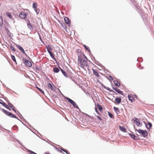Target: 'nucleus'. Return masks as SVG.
Returning <instances> with one entry per match:
<instances>
[{
	"instance_id": "nucleus-29",
	"label": "nucleus",
	"mask_w": 154,
	"mask_h": 154,
	"mask_svg": "<svg viewBox=\"0 0 154 154\" xmlns=\"http://www.w3.org/2000/svg\"><path fill=\"white\" fill-rule=\"evenodd\" d=\"M8 116L11 118H16V116L14 115L11 114V113H10V114H9Z\"/></svg>"
},
{
	"instance_id": "nucleus-12",
	"label": "nucleus",
	"mask_w": 154,
	"mask_h": 154,
	"mask_svg": "<svg viewBox=\"0 0 154 154\" xmlns=\"http://www.w3.org/2000/svg\"><path fill=\"white\" fill-rule=\"evenodd\" d=\"M92 70L93 71V74L95 76H96V77H99L100 76V75L99 74L97 70L94 69L93 68L92 69Z\"/></svg>"
},
{
	"instance_id": "nucleus-45",
	"label": "nucleus",
	"mask_w": 154,
	"mask_h": 154,
	"mask_svg": "<svg viewBox=\"0 0 154 154\" xmlns=\"http://www.w3.org/2000/svg\"><path fill=\"white\" fill-rule=\"evenodd\" d=\"M37 88L38 89V90H39V91L41 89L37 87Z\"/></svg>"
},
{
	"instance_id": "nucleus-33",
	"label": "nucleus",
	"mask_w": 154,
	"mask_h": 154,
	"mask_svg": "<svg viewBox=\"0 0 154 154\" xmlns=\"http://www.w3.org/2000/svg\"><path fill=\"white\" fill-rule=\"evenodd\" d=\"M35 11L36 13L37 14H39V10L38 8H36L35 9Z\"/></svg>"
},
{
	"instance_id": "nucleus-3",
	"label": "nucleus",
	"mask_w": 154,
	"mask_h": 154,
	"mask_svg": "<svg viewBox=\"0 0 154 154\" xmlns=\"http://www.w3.org/2000/svg\"><path fill=\"white\" fill-rule=\"evenodd\" d=\"M136 129L138 132L141 134L144 137H145L147 136L148 133L146 131L142 130L141 129H139L138 130H137Z\"/></svg>"
},
{
	"instance_id": "nucleus-48",
	"label": "nucleus",
	"mask_w": 154,
	"mask_h": 154,
	"mask_svg": "<svg viewBox=\"0 0 154 154\" xmlns=\"http://www.w3.org/2000/svg\"><path fill=\"white\" fill-rule=\"evenodd\" d=\"M8 109L9 110H11V109H10V108L9 107V109Z\"/></svg>"
},
{
	"instance_id": "nucleus-20",
	"label": "nucleus",
	"mask_w": 154,
	"mask_h": 154,
	"mask_svg": "<svg viewBox=\"0 0 154 154\" xmlns=\"http://www.w3.org/2000/svg\"><path fill=\"white\" fill-rule=\"evenodd\" d=\"M114 109L117 113L118 114L120 113L119 109V108L114 107Z\"/></svg>"
},
{
	"instance_id": "nucleus-43",
	"label": "nucleus",
	"mask_w": 154,
	"mask_h": 154,
	"mask_svg": "<svg viewBox=\"0 0 154 154\" xmlns=\"http://www.w3.org/2000/svg\"><path fill=\"white\" fill-rule=\"evenodd\" d=\"M37 88L38 89V90H39V91L41 89L37 87Z\"/></svg>"
},
{
	"instance_id": "nucleus-40",
	"label": "nucleus",
	"mask_w": 154,
	"mask_h": 154,
	"mask_svg": "<svg viewBox=\"0 0 154 154\" xmlns=\"http://www.w3.org/2000/svg\"><path fill=\"white\" fill-rule=\"evenodd\" d=\"M40 91L42 94H44V92L42 90V89H41L40 90Z\"/></svg>"
},
{
	"instance_id": "nucleus-17",
	"label": "nucleus",
	"mask_w": 154,
	"mask_h": 154,
	"mask_svg": "<svg viewBox=\"0 0 154 154\" xmlns=\"http://www.w3.org/2000/svg\"><path fill=\"white\" fill-rule=\"evenodd\" d=\"M6 15L7 16L11 19H13V17L11 14L9 12H6Z\"/></svg>"
},
{
	"instance_id": "nucleus-2",
	"label": "nucleus",
	"mask_w": 154,
	"mask_h": 154,
	"mask_svg": "<svg viewBox=\"0 0 154 154\" xmlns=\"http://www.w3.org/2000/svg\"><path fill=\"white\" fill-rule=\"evenodd\" d=\"M46 48L47 49V51L48 53L49 54L51 57L54 60H55V57L51 51V50H52V48L51 46L49 45H46Z\"/></svg>"
},
{
	"instance_id": "nucleus-44",
	"label": "nucleus",
	"mask_w": 154,
	"mask_h": 154,
	"mask_svg": "<svg viewBox=\"0 0 154 154\" xmlns=\"http://www.w3.org/2000/svg\"><path fill=\"white\" fill-rule=\"evenodd\" d=\"M37 88L38 89V90H39V91L41 89L37 87Z\"/></svg>"
},
{
	"instance_id": "nucleus-24",
	"label": "nucleus",
	"mask_w": 154,
	"mask_h": 154,
	"mask_svg": "<svg viewBox=\"0 0 154 154\" xmlns=\"http://www.w3.org/2000/svg\"><path fill=\"white\" fill-rule=\"evenodd\" d=\"M27 26L28 28L30 30H32V27L30 24V23L29 22L27 24Z\"/></svg>"
},
{
	"instance_id": "nucleus-18",
	"label": "nucleus",
	"mask_w": 154,
	"mask_h": 154,
	"mask_svg": "<svg viewBox=\"0 0 154 154\" xmlns=\"http://www.w3.org/2000/svg\"><path fill=\"white\" fill-rule=\"evenodd\" d=\"M114 83L115 85L119 87L120 85V83L117 80H115L114 81Z\"/></svg>"
},
{
	"instance_id": "nucleus-13",
	"label": "nucleus",
	"mask_w": 154,
	"mask_h": 154,
	"mask_svg": "<svg viewBox=\"0 0 154 154\" xmlns=\"http://www.w3.org/2000/svg\"><path fill=\"white\" fill-rule=\"evenodd\" d=\"M121 100V99L120 98H117L115 100V102L117 104H119L120 103Z\"/></svg>"
},
{
	"instance_id": "nucleus-16",
	"label": "nucleus",
	"mask_w": 154,
	"mask_h": 154,
	"mask_svg": "<svg viewBox=\"0 0 154 154\" xmlns=\"http://www.w3.org/2000/svg\"><path fill=\"white\" fill-rule=\"evenodd\" d=\"M129 135L132 139H133L135 140H136L137 139V137L134 135L132 134H129Z\"/></svg>"
},
{
	"instance_id": "nucleus-35",
	"label": "nucleus",
	"mask_w": 154,
	"mask_h": 154,
	"mask_svg": "<svg viewBox=\"0 0 154 154\" xmlns=\"http://www.w3.org/2000/svg\"><path fill=\"white\" fill-rule=\"evenodd\" d=\"M11 59L13 60L14 62H16V61L15 57V56L14 55L11 56Z\"/></svg>"
},
{
	"instance_id": "nucleus-32",
	"label": "nucleus",
	"mask_w": 154,
	"mask_h": 154,
	"mask_svg": "<svg viewBox=\"0 0 154 154\" xmlns=\"http://www.w3.org/2000/svg\"><path fill=\"white\" fill-rule=\"evenodd\" d=\"M3 24V19L2 17H0V26H2Z\"/></svg>"
},
{
	"instance_id": "nucleus-23",
	"label": "nucleus",
	"mask_w": 154,
	"mask_h": 154,
	"mask_svg": "<svg viewBox=\"0 0 154 154\" xmlns=\"http://www.w3.org/2000/svg\"><path fill=\"white\" fill-rule=\"evenodd\" d=\"M53 71L54 72L57 73L59 71V69L57 68L54 67L53 69Z\"/></svg>"
},
{
	"instance_id": "nucleus-4",
	"label": "nucleus",
	"mask_w": 154,
	"mask_h": 154,
	"mask_svg": "<svg viewBox=\"0 0 154 154\" xmlns=\"http://www.w3.org/2000/svg\"><path fill=\"white\" fill-rule=\"evenodd\" d=\"M66 98L69 102L72 104L75 107L78 109L79 108L78 106L74 101L67 97H66Z\"/></svg>"
},
{
	"instance_id": "nucleus-38",
	"label": "nucleus",
	"mask_w": 154,
	"mask_h": 154,
	"mask_svg": "<svg viewBox=\"0 0 154 154\" xmlns=\"http://www.w3.org/2000/svg\"><path fill=\"white\" fill-rule=\"evenodd\" d=\"M10 48L11 50H13L14 51H15V50L14 48V47H12V46H10Z\"/></svg>"
},
{
	"instance_id": "nucleus-6",
	"label": "nucleus",
	"mask_w": 154,
	"mask_h": 154,
	"mask_svg": "<svg viewBox=\"0 0 154 154\" xmlns=\"http://www.w3.org/2000/svg\"><path fill=\"white\" fill-rule=\"evenodd\" d=\"M24 63L26 66L28 67H31L32 66V63L28 60H25Z\"/></svg>"
},
{
	"instance_id": "nucleus-31",
	"label": "nucleus",
	"mask_w": 154,
	"mask_h": 154,
	"mask_svg": "<svg viewBox=\"0 0 154 154\" xmlns=\"http://www.w3.org/2000/svg\"><path fill=\"white\" fill-rule=\"evenodd\" d=\"M32 7H33V8H34V9L36 8L37 7V5L36 3L35 2H34L33 4Z\"/></svg>"
},
{
	"instance_id": "nucleus-5",
	"label": "nucleus",
	"mask_w": 154,
	"mask_h": 154,
	"mask_svg": "<svg viewBox=\"0 0 154 154\" xmlns=\"http://www.w3.org/2000/svg\"><path fill=\"white\" fill-rule=\"evenodd\" d=\"M134 123L136 124L138 126L141 127L142 125V123H140V121L137 119L136 118L134 120Z\"/></svg>"
},
{
	"instance_id": "nucleus-11",
	"label": "nucleus",
	"mask_w": 154,
	"mask_h": 154,
	"mask_svg": "<svg viewBox=\"0 0 154 154\" xmlns=\"http://www.w3.org/2000/svg\"><path fill=\"white\" fill-rule=\"evenodd\" d=\"M113 89L115 90L119 94L123 95V92L121 91L120 89H118L117 88H113Z\"/></svg>"
},
{
	"instance_id": "nucleus-46",
	"label": "nucleus",
	"mask_w": 154,
	"mask_h": 154,
	"mask_svg": "<svg viewBox=\"0 0 154 154\" xmlns=\"http://www.w3.org/2000/svg\"><path fill=\"white\" fill-rule=\"evenodd\" d=\"M134 97H136V98H137V96L134 95Z\"/></svg>"
},
{
	"instance_id": "nucleus-9",
	"label": "nucleus",
	"mask_w": 154,
	"mask_h": 154,
	"mask_svg": "<svg viewBox=\"0 0 154 154\" xmlns=\"http://www.w3.org/2000/svg\"><path fill=\"white\" fill-rule=\"evenodd\" d=\"M16 46L19 49L23 54H26V53L25 52L24 50L22 48V47L20 45H16Z\"/></svg>"
},
{
	"instance_id": "nucleus-7",
	"label": "nucleus",
	"mask_w": 154,
	"mask_h": 154,
	"mask_svg": "<svg viewBox=\"0 0 154 154\" xmlns=\"http://www.w3.org/2000/svg\"><path fill=\"white\" fill-rule=\"evenodd\" d=\"M19 16L20 18L24 19L26 18V14L24 12H22L20 14Z\"/></svg>"
},
{
	"instance_id": "nucleus-15",
	"label": "nucleus",
	"mask_w": 154,
	"mask_h": 154,
	"mask_svg": "<svg viewBox=\"0 0 154 154\" xmlns=\"http://www.w3.org/2000/svg\"><path fill=\"white\" fill-rule=\"evenodd\" d=\"M65 23L67 24H69L70 21L69 19L67 17H65L64 18Z\"/></svg>"
},
{
	"instance_id": "nucleus-28",
	"label": "nucleus",
	"mask_w": 154,
	"mask_h": 154,
	"mask_svg": "<svg viewBox=\"0 0 154 154\" xmlns=\"http://www.w3.org/2000/svg\"><path fill=\"white\" fill-rule=\"evenodd\" d=\"M48 87L51 90H53V87L50 83H49L48 85Z\"/></svg>"
},
{
	"instance_id": "nucleus-41",
	"label": "nucleus",
	"mask_w": 154,
	"mask_h": 154,
	"mask_svg": "<svg viewBox=\"0 0 154 154\" xmlns=\"http://www.w3.org/2000/svg\"><path fill=\"white\" fill-rule=\"evenodd\" d=\"M6 31H8V32H9V30L8 29H7V28L6 29Z\"/></svg>"
},
{
	"instance_id": "nucleus-37",
	"label": "nucleus",
	"mask_w": 154,
	"mask_h": 154,
	"mask_svg": "<svg viewBox=\"0 0 154 154\" xmlns=\"http://www.w3.org/2000/svg\"><path fill=\"white\" fill-rule=\"evenodd\" d=\"M95 111H96V112L97 113V114H98L99 115H100V112H98V111L97 110V108L96 107L95 108Z\"/></svg>"
},
{
	"instance_id": "nucleus-8",
	"label": "nucleus",
	"mask_w": 154,
	"mask_h": 154,
	"mask_svg": "<svg viewBox=\"0 0 154 154\" xmlns=\"http://www.w3.org/2000/svg\"><path fill=\"white\" fill-rule=\"evenodd\" d=\"M134 96L131 95H128V97L129 100L131 101L132 102H134L135 99L134 98Z\"/></svg>"
},
{
	"instance_id": "nucleus-34",
	"label": "nucleus",
	"mask_w": 154,
	"mask_h": 154,
	"mask_svg": "<svg viewBox=\"0 0 154 154\" xmlns=\"http://www.w3.org/2000/svg\"><path fill=\"white\" fill-rule=\"evenodd\" d=\"M83 46L88 51H90V48L88 47V46H87L85 45H83Z\"/></svg>"
},
{
	"instance_id": "nucleus-30",
	"label": "nucleus",
	"mask_w": 154,
	"mask_h": 154,
	"mask_svg": "<svg viewBox=\"0 0 154 154\" xmlns=\"http://www.w3.org/2000/svg\"><path fill=\"white\" fill-rule=\"evenodd\" d=\"M61 149L63 151L65 152L67 154H69V152L67 150H66V149L65 150L64 149H63V148H61Z\"/></svg>"
},
{
	"instance_id": "nucleus-26",
	"label": "nucleus",
	"mask_w": 154,
	"mask_h": 154,
	"mask_svg": "<svg viewBox=\"0 0 154 154\" xmlns=\"http://www.w3.org/2000/svg\"><path fill=\"white\" fill-rule=\"evenodd\" d=\"M2 110L8 116L9 115V114H10V112H9L5 110V109H2Z\"/></svg>"
},
{
	"instance_id": "nucleus-39",
	"label": "nucleus",
	"mask_w": 154,
	"mask_h": 154,
	"mask_svg": "<svg viewBox=\"0 0 154 154\" xmlns=\"http://www.w3.org/2000/svg\"><path fill=\"white\" fill-rule=\"evenodd\" d=\"M97 117L98 118V119H99L100 121H101L102 120L101 118H100L99 116H97Z\"/></svg>"
},
{
	"instance_id": "nucleus-14",
	"label": "nucleus",
	"mask_w": 154,
	"mask_h": 154,
	"mask_svg": "<svg viewBox=\"0 0 154 154\" xmlns=\"http://www.w3.org/2000/svg\"><path fill=\"white\" fill-rule=\"evenodd\" d=\"M8 105L11 107V109L13 110L14 111L16 112V111L15 110L14 107L11 103H8Z\"/></svg>"
},
{
	"instance_id": "nucleus-21",
	"label": "nucleus",
	"mask_w": 154,
	"mask_h": 154,
	"mask_svg": "<svg viewBox=\"0 0 154 154\" xmlns=\"http://www.w3.org/2000/svg\"><path fill=\"white\" fill-rule=\"evenodd\" d=\"M2 101L3 102V103L0 102V103L2 104L7 109H9V107H8V106L7 105V104L5 103H4L3 101Z\"/></svg>"
},
{
	"instance_id": "nucleus-27",
	"label": "nucleus",
	"mask_w": 154,
	"mask_h": 154,
	"mask_svg": "<svg viewBox=\"0 0 154 154\" xmlns=\"http://www.w3.org/2000/svg\"><path fill=\"white\" fill-rule=\"evenodd\" d=\"M2 110L8 116L9 115V114H10V112H9L5 110V109H2Z\"/></svg>"
},
{
	"instance_id": "nucleus-19",
	"label": "nucleus",
	"mask_w": 154,
	"mask_h": 154,
	"mask_svg": "<svg viewBox=\"0 0 154 154\" xmlns=\"http://www.w3.org/2000/svg\"><path fill=\"white\" fill-rule=\"evenodd\" d=\"M119 128L123 132H125L127 131L126 129L123 127L120 126Z\"/></svg>"
},
{
	"instance_id": "nucleus-42",
	"label": "nucleus",
	"mask_w": 154,
	"mask_h": 154,
	"mask_svg": "<svg viewBox=\"0 0 154 154\" xmlns=\"http://www.w3.org/2000/svg\"><path fill=\"white\" fill-rule=\"evenodd\" d=\"M37 88L38 89V90H39V91L41 89L37 87Z\"/></svg>"
},
{
	"instance_id": "nucleus-47",
	"label": "nucleus",
	"mask_w": 154,
	"mask_h": 154,
	"mask_svg": "<svg viewBox=\"0 0 154 154\" xmlns=\"http://www.w3.org/2000/svg\"><path fill=\"white\" fill-rule=\"evenodd\" d=\"M1 100V102H0L3 103V102L2 101V100Z\"/></svg>"
},
{
	"instance_id": "nucleus-22",
	"label": "nucleus",
	"mask_w": 154,
	"mask_h": 154,
	"mask_svg": "<svg viewBox=\"0 0 154 154\" xmlns=\"http://www.w3.org/2000/svg\"><path fill=\"white\" fill-rule=\"evenodd\" d=\"M97 106L99 110L101 112L103 109L102 106L101 105L99 104H97Z\"/></svg>"
},
{
	"instance_id": "nucleus-10",
	"label": "nucleus",
	"mask_w": 154,
	"mask_h": 154,
	"mask_svg": "<svg viewBox=\"0 0 154 154\" xmlns=\"http://www.w3.org/2000/svg\"><path fill=\"white\" fill-rule=\"evenodd\" d=\"M145 124L146 128L148 129H150L152 126V124L150 122H148L146 124L145 122H144Z\"/></svg>"
},
{
	"instance_id": "nucleus-36",
	"label": "nucleus",
	"mask_w": 154,
	"mask_h": 154,
	"mask_svg": "<svg viewBox=\"0 0 154 154\" xmlns=\"http://www.w3.org/2000/svg\"><path fill=\"white\" fill-rule=\"evenodd\" d=\"M108 114L109 116L111 118H112L114 117V116L110 112H108Z\"/></svg>"
},
{
	"instance_id": "nucleus-25",
	"label": "nucleus",
	"mask_w": 154,
	"mask_h": 154,
	"mask_svg": "<svg viewBox=\"0 0 154 154\" xmlns=\"http://www.w3.org/2000/svg\"><path fill=\"white\" fill-rule=\"evenodd\" d=\"M60 70H61V71L62 72V73L66 77H67V75H66V73L61 68H60Z\"/></svg>"
},
{
	"instance_id": "nucleus-1",
	"label": "nucleus",
	"mask_w": 154,
	"mask_h": 154,
	"mask_svg": "<svg viewBox=\"0 0 154 154\" xmlns=\"http://www.w3.org/2000/svg\"><path fill=\"white\" fill-rule=\"evenodd\" d=\"M76 52L78 56V66L84 69H87L88 71H90L89 66L91 64V62L88 61L87 57L80 50H77Z\"/></svg>"
}]
</instances>
